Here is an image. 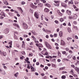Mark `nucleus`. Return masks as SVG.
I'll list each match as a JSON object with an SVG mask.
<instances>
[{"instance_id":"20e7f679","label":"nucleus","mask_w":79,"mask_h":79,"mask_svg":"<svg viewBox=\"0 0 79 79\" xmlns=\"http://www.w3.org/2000/svg\"><path fill=\"white\" fill-rule=\"evenodd\" d=\"M0 73L2 74H5V71L4 70L2 69H0Z\"/></svg>"},{"instance_id":"7ed1b4c3","label":"nucleus","mask_w":79,"mask_h":79,"mask_svg":"<svg viewBox=\"0 0 79 79\" xmlns=\"http://www.w3.org/2000/svg\"><path fill=\"white\" fill-rule=\"evenodd\" d=\"M4 34H8L9 32V30L8 28H6L5 29L4 31Z\"/></svg>"},{"instance_id":"9d476101","label":"nucleus","mask_w":79,"mask_h":79,"mask_svg":"<svg viewBox=\"0 0 79 79\" xmlns=\"http://www.w3.org/2000/svg\"><path fill=\"white\" fill-rule=\"evenodd\" d=\"M13 26H15V27H18L19 28V26L16 23L14 24Z\"/></svg>"},{"instance_id":"ea45409f","label":"nucleus","mask_w":79,"mask_h":79,"mask_svg":"<svg viewBox=\"0 0 79 79\" xmlns=\"http://www.w3.org/2000/svg\"><path fill=\"white\" fill-rule=\"evenodd\" d=\"M40 66L41 68H44V65L42 64H41Z\"/></svg>"},{"instance_id":"dca6fc26","label":"nucleus","mask_w":79,"mask_h":79,"mask_svg":"<svg viewBox=\"0 0 79 79\" xmlns=\"http://www.w3.org/2000/svg\"><path fill=\"white\" fill-rule=\"evenodd\" d=\"M47 48H48L49 49H52V46L50 45V44H48V47H47Z\"/></svg>"},{"instance_id":"c85d7f7f","label":"nucleus","mask_w":79,"mask_h":79,"mask_svg":"<svg viewBox=\"0 0 79 79\" xmlns=\"http://www.w3.org/2000/svg\"><path fill=\"white\" fill-rule=\"evenodd\" d=\"M67 40H69L70 39L72 40V38L70 37H68L67 38Z\"/></svg>"},{"instance_id":"ddd939ff","label":"nucleus","mask_w":79,"mask_h":79,"mask_svg":"<svg viewBox=\"0 0 79 79\" xmlns=\"http://www.w3.org/2000/svg\"><path fill=\"white\" fill-rule=\"evenodd\" d=\"M59 35L60 37H61V36H63V32L60 31L59 33Z\"/></svg>"},{"instance_id":"6e6d98bb","label":"nucleus","mask_w":79,"mask_h":79,"mask_svg":"<svg viewBox=\"0 0 79 79\" xmlns=\"http://www.w3.org/2000/svg\"><path fill=\"white\" fill-rule=\"evenodd\" d=\"M77 27H75V26H73V28H74V29H77Z\"/></svg>"},{"instance_id":"72a5a7b5","label":"nucleus","mask_w":79,"mask_h":79,"mask_svg":"<svg viewBox=\"0 0 79 79\" xmlns=\"http://www.w3.org/2000/svg\"><path fill=\"white\" fill-rule=\"evenodd\" d=\"M74 47L75 48H77V46L76 44H75V45H74Z\"/></svg>"},{"instance_id":"c03bdc74","label":"nucleus","mask_w":79,"mask_h":79,"mask_svg":"<svg viewBox=\"0 0 79 79\" xmlns=\"http://www.w3.org/2000/svg\"><path fill=\"white\" fill-rule=\"evenodd\" d=\"M0 18L1 19H3V18H4V17H3V16H1Z\"/></svg>"},{"instance_id":"37998d69","label":"nucleus","mask_w":79,"mask_h":79,"mask_svg":"<svg viewBox=\"0 0 79 79\" xmlns=\"http://www.w3.org/2000/svg\"><path fill=\"white\" fill-rule=\"evenodd\" d=\"M42 30L44 32H46V31H45V28H43Z\"/></svg>"},{"instance_id":"6e6552de","label":"nucleus","mask_w":79,"mask_h":79,"mask_svg":"<svg viewBox=\"0 0 79 79\" xmlns=\"http://www.w3.org/2000/svg\"><path fill=\"white\" fill-rule=\"evenodd\" d=\"M1 55H3L4 56H5L6 55V53L5 52H1Z\"/></svg>"},{"instance_id":"e433bc0d","label":"nucleus","mask_w":79,"mask_h":79,"mask_svg":"<svg viewBox=\"0 0 79 79\" xmlns=\"http://www.w3.org/2000/svg\"><path fill=\"white\" fill-rule=\"evenodd\" d=\"M62 52L63 54L64 55L66 54V52L65 51H62Z\"/></svg>"},{"instance_id":"aec40b11","label":"nucleus","mask_w":79,"mask_h":79,"mask_svg":"<svg viewBox=\"0 0 79 79\" xmlns=\"http://www.w3.org/2000/svg\"><path fill=\"white\" fill-rule=\"evenodd\" d=\"M18 74H19V73H16V74H15V77H18L17 75H18Z\"/></svg>"},{"instance_id":"bb28decb","label":"nucleus","mask_w":79,"mask_h":79,"mask_svg":"<svg viewBox=\"0 0 79 79\" xmlns=\"http://www.w3.org/2000/svg\"><path fill=\"white\" fill-rule=\"evenodd\" d=\"M39 47H43V46L41 44H39Z\"/></svg>"},{"instance_id":"1a4fd4ad","label":"nucleus","mask_w":79,"mask_h":79,"mask_svg":"<svg viewBox=\"0 0 79 79\" xmlns=\"http://www.w3.org/2000/svg\"><path fill=\"white\" fill-rule=\"evenodd\" d=\"M44 12H46V13H47V12H48V11H49L50 10L47 8H45L44 10Z\"/></svg>"},{"instance_id":"680f3d73","label":"nucleus","mask_w":79,"mask_h":79,"mask_svg":"<svg viewBox=\"0 0 79 79\" xmlns=\"http://www.w3.org/2000/svg\"><path fill=\"white\" fill-rule=\"evenodd\" d=\"M71 67H72L73 68H74V67H75V66H74V65H71Z\"/></svg>"},{"instance_id":"774afa93","label":"nucleus","mask_w":79,"mask_h":79,"mask_svg":"<svg viewBox=\"0 0 79 79\" xmlns=\"http://www.w3.org/2000/svg\"><path fill=\"white\" fill-rule=\"evenodd\" d=\"M44 79H47V77L46 76H44V77L43 78Z\"/></svg>"},{"instance_id":"39448f33","label":"nucleus","mask_w":79,"mask_h":79,"mask_svg":"<svg viewBox=\"0 0 79 79\" xmlns=\"http://www.w3.org/2000/svg\"><path fill=\"white\" fill-rule=\"evenodd\" d=\"M23 26L24 29H27V27H28L26 23H23Z\"/></svg>"},{"instance_id":"a19ab883","label":"nucleus","mask_w":79,"mask_h":79,"mask_svg":"<svg viewBox=\"0 0 79 79\" xmlns=\"http://www.w3.org/2000/svg\"><path fill=\"white\" fill-rule=\"evenodd\" d=\"M22 5H24L25 4V2L23 1L22 2Z\"/></svg>"},{"instance_id":"393cba45","label":"nucleus","mask_w":79,"mask_h":79,"mask_svg":"<svg viewBox=\"0 0 79 79\" xmlns=\"http://www.w3.org/2000/svg\"><path fill=\"white\" fill-rule=\"evenodd\" d=\"M29 11L30 12V13H33V10L31 9H30L29 10Z\"/></svg>"},{"instance_id":"2f4dec72","label":"nucleus","mask_w":79,"mask_h":79,"mask_svg":"<svg viewBox=\"0 0 79 79\" xmlns=\"http://www.w3.org/2000/svg\"><path fill=\"white\" fill-rule=\"evenodd\" d=\"M60 21H61V22H63V21L64 20L63 18H61L60 19Z\"/></svg>"},{"instance_id":"b1692460","label":"nucleus","mask_w":79,"mask_h":79,"mask_svg":"<svg viewBox=\"0 0 79 79\" xmlns=\"http://www.w3.org/2000/svg\"><path fill=\"white\" fill-rule=\"evenodd\" d=\"M19 8L20 10V11H21V12H22V13H23V9H22V8H21V7H19Z\"/></svg>"},{"instance_id":"4468645a","label":"nucleus","mask_w":79,"mask_h":79,"mask_svg":"<svg viewBox=\"0 0 79 79\" xmlns=\"http://www.w3.org/2000/svg\"><path fill=\"white\" fill-rule=\"evenodd\" d=\"M45 5L46 6H48V7H50V4L48 3H46L45 4Z\"/></svg>"},{"instance_id":"bf43d9fd","label":"nucleus","mask_w":79,"mask_h":79,"mask_svg":"<svg viewBox=\"0 0 79 79\" xmlns=\"http://www.w3.org/2000/svg\"><path fill=\"white\" fill-rule=\"evenodd\" d=\"M27 41H30V39L29 38H27L26 40Z\"/></svg>"},{"instance_id":"f8f14e48","label":"nucleus","mask_w":79,"mask_h":79,"mask_svg":"<svg viewBox=\"0 0 79 79\" xmlns=\"http://www.w3.org/2000/svg\"><path fill=\"white\" fill-rule=\"evenodd\" d=\"M75 69L77 72H79V69L77 67H76L75 68Z\"/></svg>"},{"instance_id":"052dcab7","label":"nucleus","mask_w":79,"mask_h":79,"mask_svg":"<svg viewBox=\"0 0 79 79\" xmlns=\"http://www.w3.org/2000/svg\"><path fill=\"white\" fill-rule=\"evenodd\" d=\"M73 60H76V57L75 56H73Z\"/></svg>"},{"instance_id":"423d86ee","label":"nucleus","mask_w":79,"mask_h":79,"mask_svg":"<svg viewBox=\"0 0 79 79\" xmlns=\"http://www.w3.org/2000/svg\"><path fill=\"white\" fill-rule=\"evenodd\" d=\"M60 44L61 45H65V42H64V41L62 40H61Z\"/></svg>"},{"instance_id":"a878e982","label":"nucleus","mask_w":79,"mask_h":79,"mask_svg":"<svg viewBox=\"0 0 79 79\" xmlns=\"http://www.w3.org/2000/svg\"><path fill=\"white\" fill-rule=\"evenodd\" d=\"M14 37L15 39H18V38H17V36H16V35H15V34H14Z\"/></svg>"},{"instance_id":"79ce46f5","label":"nucleus","mask_w":79,"mask_h":79,"mask_svg":"<svg viewBox=\"0 0 79 79\" xmlns=\"http://www.w3.org/2000/svg\"><path fill=\"white\" fill-rule=\"evenodd\" d=\"M14 13H15L17 14H18V11H17L16 10H14Z\"/></svg>"},{"instance_id":"864d4df0","label":"nucleus","mask_w":79,"mask_h":79,"mask_svg":"<svg viewBox=\"0 0 79 79\" xmlns=\"http://www.w3.org/2000/svg\"><path fill=\"white\" fill-rule=\"evenodd\" d=\"M54 37H56V36H57V34H54Z\"/></svg>"},{"instance_id":"f704fd0d","label":"nucleus","mask_w":79,"mask_h":79,"mask_svg":"<svg viewBox=\"0 0 79 79\" xmlns=\"http://www.w3.org/2000/svg\"><path fill=\"white\" fill-rule=\"evenodd\" d=\"M9 44L10 45H12V41H10L9 42Z\"/></svg>"},{"instance_id":"e2e57ef3","label":"nucleus","mask_w":79,"mask_h":79,"mask_svg":"<svg viewBox=\"0 0 79 79\" xmlns=\"http://www.w3.org/2000/svg\"><path fill=\"white\" fill-rule=\"evenodd\" d=\"M16 46L18 48H19V44H17Z\"/></svg>"},{"instance_id":"9b49d317","label":"nucleus","mask_w":79,"mask_h":79,"mask_svg":"<svg viewBox=\"0 0 79 79\" xmlns=\"http://www.w3.org/2000/svg\"><path fill=\"white\" fill-rule=\"evenodd\" d=\"M30 68H31V71H32V72H33V71H34V67H32V65H31V66H30Z\"/></svg>"},{"instance_id":"58836bf2","label":"nucleus","mask_w":79,"mask_h":79,"mask_svg":"<svg viewBox=\"0 0 79 79\" xmlns=\"http://www.w3.org/2000/svg\"><path fill=\"white\" fill-rule=\"evenodd\" d=\"M55 23L56 24H58V21L57 20H55Z\"/></svg>"},{"instance_id":"6ab92c4d","label":"nucleus","mask_w":79,"mask_h":79,"mask_svg":"<svg viewBox=\"0 0 79 79\" xmlns=\"http://www.w3.org/2000/svg\"><path fill=\"white\" fill-rule=\"evenodd\" d=\"M45 44L47 47H48V45H49V44H48V43H47V42H45Z\"/></svg>"},{"instance_id":"a211bd4d","label":"nucleus","mask_w":79,"mask_h":79,"mask_svg":"<svg viewBox=\"0 0 79 79\" xmlns=\"http://www.w3.org/2000/svg\"><path fill=\"white\" fill-rule=\"evenodd\" d=\"M73 57V56L71 55H69L68 56H67L68 58H71Z\"/></svg>"},{"instance_id":"13d9d810","label":"nucleus","mask_w":79,"mask_h":79,"mask_svg":"<svg viewBox=\"0 0 79 79\" xmlns=\"http://www.w3.org/2000/svg\"><path fill=\"white\" fill-rule=\"evenodd\" d=\"M68 25L69 26H71V24L70 23V22H69L68 23Z\"/></svg>"},{"instance_id":"7c9ffc66","label":"nucleus","mask_w":79,"mask_h":79,"mask_svg":"<svg viewBox=\"0 0 79 79\" xmlns=\"http://www.w3.org/2000/svg\"><path fill=\"white\" fill-rule=\"evenodd\" d=\"M58 56H61V53H60V52H58Z\"/></svg>"},{"instance_id":"69168bd1","label":"nucleus","mask_w":79,"mask_h":79,"mask_svg":"<svg viewBox=\"0 0 79 79\" xmlns=\"http://www.w3.org/2000/svg\"><path fill=\"white\" fill-rule=\"evenodd\" d=\"M36 64L37 65H39V62H36Z\"/></svg>"},{"instance_id":"c756f323","label":"nucleus","mask_w":79,"mask_h":79,"mask_svg":"<svg viewBox=\"0 0 79 79\" xmlns=\"http://www.w3.org/2000/svg\"><path fill=\"white\" fill-rule=\"evenodd\" d=\"M20 60H23V58H24V56H21L20 57Z\"/></svg>"},{"instance_id":"4d7b16f0","label":"nucleus","mask_w":79,"mask_h":79,"mask_svg":"<svg viewBox=\"0 0 79 79\" xmlns=\"http://www.w3.org/2000/svg\"><path fill=\"white\" fill-rule=\"evenodd\" d=\"M66 51H69V48H66Z\"/></svg>"},{"instance_id":"0e129e2a","label":"nucleus","mask_w":79,"mask_h":79,"mask_svg":"<svg viewBox=\"0 0 79 79\" xmlns=\"http://www.w3.org/2000/svg\"><path fill=\"white\" fill-rule=\"evenodd\" d=\"M70 3L71 4H72V5H73V2L72 1H71V2H70Z\"/></svg>"},{"instance_id":"f03ea898","label":"nucleus","mask_w":79,"mask_h":79,"mask_svg":"<svg viewBox=\"0 0 79 79\" xmlns=\"http://www.w3.org/2000/svg\"><path fill=\"white\" fill-rule=\"evenodd\" d=\"M34 16L37 19L39 18V14H38V12H35L34 13Z\"/></svg>"},{"instance_id":"cd10ccee","label":"nucleus","mask_w":79,"mask_h":79,"mask_svg":"<svg viewBox=\"0 0 79 79\" xmlns=\"http://www.w3.org/2000/svg\"><path fill=\"white\" fill-rule=\"evenodd\" d=\"M8 14L9 15H10V16H13V13H8Z\"/></svg>"},{"instance_id":"3c124183","label":"nucleus","mask_w":79,"mask_h":79,"mask_svg":"<svg viewBox=\"0 0 79 79\" xmlns=\"http://www.w3.org/2000/svg\"><path fill=\"white\" fill-rule=\"evenodd\" d=\"M35 75H36V76H39V74L37 73H35Z\"/></svg>"},{"instance_id":"a18cd8bd","label":"nucleus","mask_w":79,"mask_h":79,"mask_svg":"<svg viewBox=\"0 0 79 79\" xmlns=\"http://www.w3.org/2000/svg\"><path fill=\"white\" fill-rule=\"evenodd\" d=\"M69 53H70L71 54L72 53H73V52H72V51H71V50H70L69 51Z\"/></svg>"},{"instance_id":"2eb2a0df","label":"nucleus","mask_w":79,"mask_h":79,"mask_svg":"<svg viewBox=\"0 0 79 79\" xmlns=\"http://www.w3.org/2000/svg\"><path fill=\"white\" fill-rule=\"evenodd\" d=\"M62 6H63V7H64L65 8V7H66V4L65 3H63L61 4Z\"/></svg>"},{"instance_id":"4be33fe9","label":"nucleus","mask_w":79,"mask_h":79,"mask_svg":"<svg viewBox=\"0 0 79 79\" xmlns=\"http://www.w3.org/2000/svg\"><path fill=\"white\" fill-rule=\"evenodd\" d=\"M39 7H42V4L40 3L38 4Z\"/></svg>"},{"instance_id":"5fc2aeb1","label":"nucleus","mask_w":79,"mask_h":79,"mask_svg":"<svg viewBox=\"0 0 79 79\" xmlns=\"http://www.w3.org/2000/svg\"><path fill=\"white\" fill-rule=\"evenodd\" d=\"M24 36L25 37H28V36H27V35H24Z\"/></svg>"},{"instance_id":"0eeeda50","label":"nucleus","mask_w":79,"mask_h":79,"mask_svg":"<svg viewBox=\"0 0 79 79\" xmlns=\"http://www.w3.org/2000/svg\"><path fill=\"white\" fill-rule=\"evenodd\" d=\"M67 13L69 15H71V11L69 10H67Z\"/></svg>"},{"instance_id":"de8ad7c7","label":"nucleus","mask_w":79,"mask_h":79,"mask_svg":"<svg viewBox=\"0 0 79 79\" xmlns=\"http://www.w3.org/2000/svg\"><path fill=\"white\" fill-rule=\"evenodd\" d=\"M41 75L42 76H44L45 74L44 73H42L41 74Z\"/></svg>"},{"instance_id":"603ef678","label":"nucleus","mask_w":79,"mask_h":79,"mask_svg":"<svg viewBox=\"0 0 79 79\" xmlns=\"http://www.w3.org/2000/svg\"><path fill=\"white\" fill-rule=\"evenodd\" d=\"M29 55L30 56H32V55H33V54L32 53H29Z\"/></svg>"},{"instance_id":"473e14b6","label":"nucleus","mask_w":79,"mask_h":79,"mask_svg":"<svg viewBox=\"0 0 79 79\" xmlns=\"http://www.w3.org/2000/svg\"><path fill=\"white\" fill-rule=\"evenodd\" d=\"M54 5H55V6H59V4H55L54 3Z\"/></svg>"},{"instance_id":"f3484780","label":"nucleus","mask_w":79,"mask_h":79,"mask_svg":"<svg viewBox=\"0 0 79 79\" xmlns=\"http://www.w3.org/2000/svg\"><path fill=\"white\" fill-rule=\"evenodd\" d=\"M64 69H65V67H62L60 68L59 70L61 71V70H63Z\"/></svg>"},{"instance_id":"c9c22d12","label":"nucleus","mask_w":79,"mask_h":79,"mask_svg":"<svg viewBox=\"0 0 79 79\" xmlns=\"http://www.w3.org/2000/svg\"><path fill=\"white\" fill-rule=\"evenodd\" d=\"M64 60H66V61H69V60H68V59H66V58H64Z\"/></svg>"},{"instance_id":"4c0bfd02","label":"nucleus","mask_w":79,"mask_h":79,"mask_svg":"<svg viewBox=\"0 0 79 79\" xmlns=\"http://www.w3.org/2000/svg\"><path fill=\"white\" fill-rule=\"evenodd\" d=\"M22 55H26V53H25V52H23L22 53Z\"/></svg>"},{"instance_id":"412c9836","label":"nucleus","mask_w":79,"mask_h":79,"mask_svg":"<svg viewBox=\"0 0 79 79\" xmlns=\"http://www.w3.org/2000/svg\"><path fill=\"white\" fill-rule=\"evenodd\" d=\"M68 32H69L70 33L71 32V29L69 28H68Z\"/></svg>"},{"instance_id":"5701e85b","label":"nucleus","mask_w":79,"mask_h":79,"mask_svg":"<svg viewBox=\"0 0 79 79\" xmlns=\"http://www.w3.org/2000/svg\"><path fill=\"white\" fill-rule=\"evenodd\" d=\"M62 79H65L66 78V76L64 75L62 76L61 77Z\"/></svg>"},{"instance_id":"f257e3e1","label":"nucleus","mask_w":79,"mask_h":79,"mask_svg":"<svg viewBox=\"0 0 79 79\" xmlns=\"http://www.w3.org/2000/svg\"><path fill=\"white\" fill-rule=\"evenodd\" d=\"M30 6L31 8H33V9H36L37 8V6H35L33 4V3H31L30 5Z\"/></svg>"},{"instance_id":"8fccbe9b","label":"nucleus","mask_w":79,"mask_h":79,"mask_svg":"<svg viewBox=\"0 0 79 79\" xmlns=\"http://www.w3.org/2000/svg\"><path fill=\"white\" fill-rule=\"evenodd\" d=\"M54 2L55 3H56V4L57 3H58V1H55Z\"/></svg>"},{"instance_id":"338daca9","label":"nucleus","mask_w":79,"mask_h":79,"mask_svg":"<svg viewBox=\"0 0 79 79\" xmlns=\"http://www.w3.org/2000/svg\"><path fill=\"white\" fill-rule=\"evenodd\" d=\"M33 62H36V60H35V59H34L33 60Z\"/></svg>"},{"instance_id":"49530a36","label":"nucleus","mask_w":79,"mask_h":79,"mask_svg":"<svg viewBox=\"0 0 79 79\" xmlns=\"http://www.w3.org/2000/svg\"><path fill=\"white\" fill-rule=\"evenodd\" d=\"M45 68L47 70L48 69V67L47 66H45Z\"/></svg>"},{"instance_id":"09e8293b","label":"nucleus","mask_w":79,"mask_h":79,"mask_svg":"<svg viewBox=\"0 0 79 79\" xmlns=\"http://www.w3.org/2000/svg\"><path fill=\"white\" fill-rule=\"evenodd\" d=\"M3 38V35H0V39H2Z\"/></svg>"}]
</instances>
